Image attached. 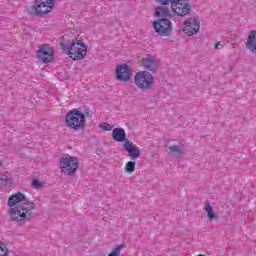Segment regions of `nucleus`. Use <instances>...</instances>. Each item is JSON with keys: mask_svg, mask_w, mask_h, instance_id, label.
<instances>
[{"mask_svg": "<svg viewBox=\"0 0 256 256\" xmlns=\"http://www.w3.org/2000/svg\"><path fill=\"white\" fill-rule=\"evenodd\" d=\"M169 150L172 151V153H181V147L179 145L170 146Z\"/></svg>", "mask_w": 256, "mask_h": 256, "instance_id": "23", "label": "nucleus"}, {"mask_svg": "<svg viewBox=\"0 0 256 256\" xmlns=\"http://www.w3.org/2000/svg\"><path fill=\"white\" fill-rule=\"evenodd\" d=\"M2 166H3V162L0 161V167H2Z\"/></svg>", "mask_w": 256, "mask_h": 256, "instance_id": "27", "label": "nucleus"}, {"mask_svg": "<svg viewBox=\"0 0 256 256\" xmlns=\"http://www.w3.org/2000/svg\"><path fill=\"white\" fill-rule=\"evenodd\" d=\"M199 29H201V22L197 18H190L184 22L183 32L188 35V37L197 35Z\"/></svg>", "mask_w": 256, "mask_h": 256, "instance_id": "9", "label": "nucleus"}, {"mask_svg": "<svg viewBox=\"0 0 256 256\" xmlns=\"http://www.w3.org/2000/svg\"><path fill=\"white\" fill-rule=\"evenodd\" d=\"M8 215L15 223H27L33 219L35 203L29 201L23 193L18 192L8 199Z\"/></svg>", "mask_w": 256, "mask_h": 256, "instance_id": "1", "label": "nucleus"}, {"mask_svg": "<svg viewBox=\"0 0 256 256\" xmlns=\"http://www.w3.org/2000/svg\"><path fill=\"white\" fill-rule=\"evenodd\" d=\"M152 27L160 37H169L173 33V23L168 18H161L154 21Z\"/></svg>", "mask_w": 256, "mask_h": 256, "instance_id": "5", "label": "nucleus"}, {"mask_svg": "<svg viewBox=\"0 0 256 256\" xmlns=\"http://www.w3.org/2000/svg\"><path fill=\"white\" fill-rule=\"evenodd\" d=\"M123 249H125V246L119 245L118 247L114 248L108 256H119L121 255V251H123Z\"/></svg>", "mask_w": 256, "mask_h": 256, "instance_id": "19", "label": "nucleus"}, {"mask_svg": "<svg viewBox=\"0 0 256 256\" xmlns=\"http://www.w3.org/2000/svg\"><path fill=\"white\" fill-rule=\"evenodd\" d=\"M246 47L250 51H256V30H252L249 35L246 42Z\"/></svg>", "mask_w": 256, "mask_h": 256, "instance_id": "16", "label": "nucleus"}, {"mask_svg": "<svg viewBox=\"0 0 256 256\" xmlns=\"http://www.w3.org/2000/svg\"><path fill=\"white\" fill-rule=\"evenodd\" d=\"M112 138L118 143H123V141H127V134L123 128H115L112 131Z\"/></svg>", "mask_w": 256, "mask_h": 256, "instance_id": "14", "label": "nucleus"}, {"mask_svg": "<svg viewBox=\"0 0 256 256\" xmlns=\"http://www.w3.org/2000/svg\"><path fill=\"white\" fill-rule=\"evenodd\" d=\"M141 63L144 69H148V71H152V73H155V71L159 69V62H157V58L153 55L147 54L142 58Z\"/></svg>", "mask_w": 256, "mask_h": 256, "instance_id": "12", "label": "nucleus"}, {"mask_svg": "<svg viewBox=\"0 0 256 256\" xmlns=\"http://www.w3.org/2000/svg\"><path fill=\"white\" fill-rule=\"evenodd\" d=\"M214 49L216 50L223 49V45L221 44V42H217L214 46Z\"/></svg>", "mask_w": 256, "mask_h": 256, "instance_id": "26", "label": "nucleus"}, {"mask_svg": "<svg viewBox=\"0 0 256 256\" xmlns=\"http://www.w3.org/2000/svg\"><path fill=\"white\" fill-rule=\"evenodd\" d=\"M59 165L64 175H75L79 169V160L75 157L66 156L60 159Z\"/></svg>", "mask_w": 256, "mask_h": 256, "instance_id": "4", "label": "nucleus"}, {"mask_svg": "<svg viewBox=\"0 0 256 256\" xmlns=\"http://www.w3.org/2000/svg\"><path fill=\"white\" fill-rule=\"evenodd\" d=\"M65 123L69 129L80 131L85 128V114L77 109L70 110L65 116Z\"/></svg>", "mask_w": 256, "mask_h": 256, "instance_id": "3", "label": "nucleus"}, {"mask_svg": "<svg viewBox=\"0 0 256 256\" xmlns=\"http://www.w3.org/2000/svg\"><path fill=\"white\" fill-rule=\"evenodd\" d=\"M204 211H206L209 221H213L217 218V216H215V212L213 211V207L211 206V203L209 201L205 202Z\"/></svg>", "mask_w": 256, "mask_h": 256, "instance_id": "17", "label": "nucleus"}, {"mask_svg": "<svg viewBox=\"0 0 256 256\" xmlns=\"http://www.w3.org/2000/svg\"><path fill=\"white\" fill-rule=\"evenodd\" d=\"M53 55V48L49 44H43L37 50V57L42 63H51Z\"/></svg>", "mask_w": 256, "mask_h": 256, "instance_id": "10", "label": "nucleus"}, {"mask_svg": "<svg viewBox=\"0 0 256 256\" xmlns=\"http://www.w3.org/2000/svg\"><path fill=\"white\" fill-rule=\"evenodd\" d=\"M155 13H156V17H161L162 19L173 18V14H171V10L167 6L157 7Z\"/></svg>", "mask_w": 256, "mask_h": 256, "instance_id": "15", "label": "nucleus"}, {"mask_svg": "<svg viewBox=\"0 0 256 256\" xmlns=\"http://www.w3.org/2000/svg\"><path fill=\"white\" fill-rule=\"evenodd\" d=\"M60 47L62 51L70 55L73 61H81V59H85V55H87V46L83 41L78 39L73 40L70 44L62 42L60 43Z\"/></svg>", "mask_w": 256, "mask_h": 256, "instance_id": "2", "label": "nucleus"}, {"mask_svg": "<svg viewBox=\"0 0 256 256\" xmlns=\"http://www.w3.org/2000/svg\"><path fill=\"white\" fill-rule=\"evenodd\" d=\"M131 75L133 72L131 68L128 67L127 64H122L116 69V77L118 81H123L124 83L131 80Z\"/></svg>", "mask_w": 256, "mask_h": 256, "instance_id": "13", "label": "nucleus"}, {"mask_svg": "<svg viewBox=\"0 0 256 256\" xmlns=\"http://www.w3.org/2000/svg\"><path fill=\"white\" fill-rule=\"evenodd\" d=\"M32 188L33 189H41V187H42V184H41V182L39 181V180H37V179H34L33 181H32Z\"/></svg>", "mask_w": 256, "mask_h": 256, "instance_id": "20", "label": "nucleus"}, {"mask_svg": "<svg viewBox=\"0 0 256 256\" xmlns=\"http://www.w3.org/2000/svg\"><path fill=\"white\" fill-rule=\"evenodd\" d=\"M0 256H7V246L0 243Z\"/></svg>", "mask_w": 256, "mask_h": 256, "instance_id": "21", "label": "nucleus"}, {"mask_svg": "<svg viewBox=\"0 0 256 256\" xmlns=\"http://www.w3.org/2000/svg\"><path fill=\"white\" fill-rule=\"evenodd\" d=\"M123 149L127 151L131 161H135L141 157V150L132 141L126 140L123 144Z\"/></svg>", "mask_w": 256, "mask_h": 256, "instance_id": "11", "label": "nucleus"}, {"mask_svg": "<svg viewBox=\"0 0 256 256\" xmlns=\"http://www.w3.org/2000/svg\"><path fill=\"white\" fill-rule=\"evenodd\" d=\"M100 127L104 131H111L113 129V126L109 123H103L102 125H100Z\"/></svg>", "mask_w": 256, "mask_h": 256, "instance_id": "22", "label": "nucleus"}, {"mask_svg": "<svg viewBox=\"0 0 256 256\" xmlns=\"http://www.w3.org/2000/svg\"><path fill=\"white\" fill-rule=\"evenodd\" d=\"M134 83L138 89L147 91L153 86V75L148 71H140L136 73Z\"/></svg>", "mask_w": 256, "mask_h": 256, "instance_id": "6", "label": "nucleus"}, {"mask_svg": "<svg viewBox=\"0 0 256 256\" xmlns=\"http://www.w3.org/2000/svg\"><path fill=\"white\" fill-rule=\"evenodd\" d=\"M7 179H9V176L7 175V173L0 174V183H7Z\"/></svg>", "mask_w": 256, "mask_h": 256, "instance_id": "25", "label": "nucleus"}, {"mask_svg": "<svg viewBox=\"0 0 256 256\" xmlns=\"http://www.w3.org/2000/svg\"><path fill=\"white\" fill-rule=\"evenodd\" d=\"M135 161H129L126 163L125 171L126 173H135Z\"/></svg>", "mask_w": 256, "mask_h": 256, "instance_id": "18", "label": "nucleus"}, {"mask_svg": "<svg viewBox=\"0 0 256 256\" xmlns=\"http://www.w3.org/2000/svg\"><path fill=\"white\" fill-rule=\"evenodd\" d=\"M55 7V0H36V5L31 8L32 15H47Z\"/></svg>", "mask_w": 256, "mask_h": 256, "instance_id": "7", "label": "nucleus"}, {"mask_svg": "<svg viewBox=\"0 0 256 256\" xmlns=\"http://www.w3.org/2000/svg\"><path fill=\"white\" fill-rule=\"evenodd\" d=\"M158 3H160V5H173V1L175 0H156Z\"/></svg>", "mask_w": 256, "mask_h": 256, "instance_id": "24", "label": "nucleus"}, {"mask_svg": "<svg viewBox=\"0 0 256 256\" xmlns=\"http://www.w3.org/2000/svg\"><path fill=\"white\" fill-rule=\"evenodd\" d=\"M171 9L177 17H187L191 13V3L189 0H174Z\"/></svg>", "mask_w": 256, "mask_h": 256, "instance_id": "8", "label": "nucleus"}]
</instances>
